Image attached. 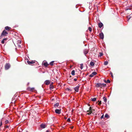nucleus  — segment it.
<instances>
[{"mask_svg":"<svg viewBox=\"0 0 132 132\" xmlns=\"http://www.w3.org/2000/svg\"><path fill=\"white\" fill-rule=\"evenodd\" d=\"M18 45L19 47L20 48L21 47V45L20 44H18Z\"/></svg>","mask_w":132,"mask_h":132,"instance_id":"obj_41","label":"nucleus"},{"mask_svg":"<svg viewBox=\"0 0 132 132\" xmlns=\"http://www.w3.org/2000/svg\"><path fill=\"white\" fill-rule=\"evenodd\" d=\"M105 118H109L110 117L109 116L107 113L105 114Z\"/></svg>","mask_w":132,"mask_h":132,"instance_id":"obj_15","label":"nucleus"},{"mask_svg":"<svg viewBox=\"0 0 132 132\" xmlns=\"http://www.w3.org/2000/svg\"><path fill=\"white\" fill-rule=\"evenodd\" d=\"M99 36L101 39H103L104 38V35L102 32L99 34Z\"/></svg>","mask_w":132,"mask_h":132,"instance_id":"obj_5","label":"nucleus"},{"mask_svg":"<svg viewBox=\"0 0 132 132\" xmlns=\"http://www.w3.org/2000/svg\"><path fill=\"white\" fill-rule=\"evenodd\" d=\"M54 62V61H52L50 63V64L51 65H53V63Z\"/></svg>","mask_w":132,"mask_h":132,"instance_id":"obj_19","label":"nucleus"},{"mask_svg":"<svg viewBox=\"0 0 132 132\" xmlns=\"http://www.w3.org/2000/svg\"><path fill=\"white\" fill-rule=\"evenodd\" d=\"M2 124V121H1L0 123V127H1Z\"/></svg>","mask_w":132,"mask_h":132,"instance_id":"obj_40","label":"nucleus"},{"mask_svg":"<svg viewBox=\"0 0 132 132\" xmlns=\"http://www.w3.org/2000/svg\"><path fill=\"white\" fill-rule=\"evenodd\" d=\"M92 74L94 76L97 74V73L96 72L94 71L93 72Z\"/></svg>","mask_w":132,"mask_h":132,"instance_id":"obj_23","label":"nucleus"},{"mask_svg":"<svg viewBox=\"0 0 132 132\" xmlns=\"http://www.w3.org/2000/svg\"><path fill=\"white\" fill-rule=\"evenodd\" d=\"M8 33L5 30H4L1 34V35L0 36V39L2 37V36H6V35L8 34Z\"/></svg>","mask_w":132,"mask_h":132,"instance_id":"obj_2","label":"nucleus"},{"mask_svg":"<svg viewBox=\"0 0 132 132\" xmlns=\"http://www.w3.org/2000/svg\"><path fill=\"white\" fill-rule=\"evenodd\" d=\"M67 121L69 122H70V118H68V119H67Z\"/></svg>","mask_w":132,"mask_h":132,"instance_id":"obj_38","label":"nucleus"},{"mask_svg":"<svg viewBox=\"0 0 132 132\" xmlns=\"http://www.w3.org/2000/svg\"><path fill=\"white\" fill-rule=\"evenodd\" d=\"M127 18L128 19V21L130 19V16H127Z\"/></svg>","mask_w":132,"mask_h":132,"instance_id":"obj_31","label":"nucleus"},{"mask_svg":"<svg viewBox=\"0 0 132 132\" xmlns=\"http://www.w3.org/2000/svg\"><path fill=\"white\" fill-rule=\"evenodd\" d=\"M27 62L28 64H32L35 63V62H34V61H27Z\"/></svg>","mask_w":132,"mask_h":132,"instance_id":"obj_11","label":"nucleus"},{"mask_svg":"<svg viewBox=\"0 0 132 132\" xmlns=\"http://www.w3.org/2000/svg\"><path fill=\"white\" fill-rule=\"evenodd\" d=\"M21 43V42L20 40H19L18 41L17 44H20Z\"/></svg>","mask_w":132,"mask_h":132,"instance_id":"obj_26","label":"nucleus"},{"mask_svg":"<svg viewBox=\"0 0 132 132\" xmlns=\"http://www.w3.org/2000/svg\"><path fill=\"white\" fill-rule=\"evenodd\" d=\"M103 99L104 102H106L107 101V99L106 98L104 97H103Z\"/></svg>","mask_w":132,"mask_h":132,"instance_id":"obj_18","label":"nucleus"},{"mask_svg":"<svg viewBox=\"0 0 132 132\" xmlns=\"http://www.w3.org/2000/svg\"><path fill=\"white\" fill-rule=\"evenodd\" d=\"M73 128V127H71V129H72Z\"/></svg>","mask_w":132,"mask_h":132,"instance_id":"obj_46","label":"nucleus"},{"mask_svg":"<svg viewBox=\"0 0 132 132\" xmlns=\"http://www.w3.org/2000/svg\"><path fill=\"white\" fill-rule=\"evenodd\" d=\"M19 132H21V131H19Z\"/></svg>","mask_w":132,"mask_h":132,"instance_id":"obj_47","label":"nucleus"},{"mask_svg":"<svg viewBox=\"0 0 132 132\" xmlns=\"http://www.w3.org/2000/svg\"><path fill=\"white\" fill-rule=\"evenodd\" d=\"M54 107L55 108H56V107L58 106V104L57 103H56L54 105Z\"/></svg>","mask_w":132,"mask_h":132,"instance_id":"obj_25","label":"nucleus"},{"mask_svg":"<svg viewBox=\"0 0 132 132\" xmlns=\"http://www.w3.org/2000/svg\"><path fill=\"white\" fill-rule=\"evenodd\" d=\"M94 76H93V75L92 73L89 75V76L91 77H92Z\"/></svg>","mask_w":132,"mask_h":132,"instance_id":"obj_32","label":"nucleus"},{"mask_svg":"<svg viewBox=\"0 0 132 132\" xmlns=\"http://www.w3.org/2000/svg\"><path fill=\"white\" fill-rule=\"evenodd\" d=\"M71 74L72 75H75V71L74 70H73L71 72Z\"/></svg>","mask_w":132,"mask_h":132,"instance_id":"obj_17","label":"nucleus"},{"mask_svg":"<svg viewBox=\"0 0 132 132\" xmlns=\"http://www.w3.org/2000/svg\"><path fill=\"white\" fill-rule=\"evenodd\" d=\"M83 64H80V69H81L82 70L83 68Z\"/></svg>","mask_w":132,"mask_h":132,"instance_id":"obj_27","label":"nucleus"},{"mask_svg":"<svg viewBox=\"0 0 132 132\" xmlns=\"http://www.w3.org/2000/svg\"><path fill=\"white\" fill-rule=\"evenodd\" d=\"M100 56H102L103 55V54L102 53H100Z\"/></svg>","mask_w":132,"mask_h":132,"instance_id":"obj_37","label":"nucleus"},{"mask_svg":"<svg viewBox=\"0 0 132 132\" xmlns=\"http://www.w3.org/2000/svg\"><path fill=\"white\" fill-rule=\"evenodd\" d=\"M10 67V65L9 64L6 63L5 65V69L7 70L9 69Z\"/></svg>","mask_w":132,"mask_h":132,"instance_id":"obj_4","label":"nucleus"},{"mask_svg":"<svg viewBox=\"0 0 132 132\" xmlns=\"http://www.w3.org/2000/svg\"><path fill=\"white\" fill-rule=\"evenodd\" d=\"M98 26L100 28H101L103 26V24L101 22H100L98 24Z\"/></svg>","mask_w":132,"mask_h":132,"instance_id":"obj_10","label":"nucleus"},{"mask_svg":"<svg viewBox=\"0 0 132 132\" xmlns=\"http://www.w3.org/2000/svg\"><path fill=\"white\" fill-rule=\"evenodd\" d=\"M55 112L56 113H58V109H56L55 110Z\"/></svg>","mask_w":132,"mask_h":132,"instance_id":"obj_36","label":"nucleus"},{"mask_svg":"<svg viewBox=\"0 0 132 132\" xmlns=\"http://www.w3.org/2000/svg\"><path fill=\"white\" fill-rule=\"evenodd\" d=\"M79 87V86H77L75 87L74 88L75 91L77 92H78Z\"/></svg>","mask_w":132,"mask_h":132,"instance_id":"obj_8","label":"nucleus"},{"mask_svg":"<svg viewBox=\"0 0 132 132\" xmlns=\"http://www.w3.org/2000/svg\"><path fill=\"white\" fill-rule=\"evenodd\" d=\"M93 109L91 107H90L89 109V110L87 111V112H89L87 113V114L89 115L91 114V113L92 112Z\"/></svg>","mask_w":132,"mask_h":132,"instance_id":"obj_3","label":"nucleus"},{"mask_svg":"<svg viewBox=\"0 0 132 132\" xmlns=\"http://www.w3.org/2000/svg\"><path fill=\"white\" fill-rule=\"evenodd\" d=\"M96 86L97 87H100L101 88H102L103 87H106V84H104L97 83L96 84Z\"/></svg>","mask_w":132,"mask_h":132,"instance_id":"obj_1","label":"nucleus"},{"mask_svg":"<svg viewBox=\"0 0 132 132\" xmlns=\"http://www.w3.org/2000/svg\"><path fill=\"white\" fill-rule=\"evenodd\" d=\"M5 28L6 30H9L10 29H11V28L8 26H6L5 27Z\"/></svg>","mask_w":132,"mask_h":132,"instance_id":"obj_13","label":"nucleus"},{"mask_svg":"<svg viewBox=\"0 0 132 132\" xmlns=\"http://www.w3.org/2000/svg\"><path fill=\"white\" fill-rule=\"evenodd\" d=\"M9 122V121L8 120H7L5 121V123L6 124H7Z\"/></svg>","mask_w":132,"mask_h":132,"instance_id":"obj_33","label":"nucleus"},{"mask_svg":"<svg viewBox=\"0 0 132 132\" xmlns=\"http://www.w3.org/2000/svg\"><path fill=\"white\" fill-rule=\"evenodd\" d=\"M45 125L44 124H42L40 125V127L41 128H45Z\"/></svg>","mask_w":132,"mask_h":132,"instance_id":"obj_12","label":"nucleus"},{"mask_svg":"<svg viewBox=\"0 0 132 132\" xmlns=\"http://www.w3.org/2000/svg\"><path fill=\"white\" fill-rule=\"evenodd\" d=\"M4 40H3V39L2 41H1V43L2 44H4Z\"/></svg>","mask_w":132,"mask_h":132,"instance_id":"obj_34","label":"nucleus"},{"mask_svg":"<svg viewBox=\"0 0 132 132\" xmlns=\"http://www.w3.org/2000/svg\"><path fill=\"white\" fill-rule=\"evenodd\" d=\"M88 29H89V30L90 31H92V28H91L90 27H89V28H88Z\"/></svg>","mask_w":132,"mask_h":132,"instance_id":"obj_30","label":"nucleus"},{"mask_svg":"<svg viewBox=\"0 0 132 132\" xmlns=\"http://www.w3.org/2000/svg\"><path fill=\"white\" fill-rule=\"evenodd\" d=\"M34 88H31L30 91H32L33 90H34Z\"/></svg>","mask_w":132,"mask_h":132,"instance_id":"obj_35","label":"nucleus"},{"mask_svg":"<svg viewBox=\"0 0 132 132\" xmlns=\"http://www.w3.org/2000/svg\"><path fill=\"white\" fill-rule=\"evenodd\" d=\"M53 82L50 85V90H52L54 88V87L53 85Z\"/></svg>","mask_w":132,"mask_h":132,"instance_id":"obj_7","label":"nucleus"},{"mask_svg":"<svg viewBox=\"0 0 132 132\" xmlns=\"http://www.w3.org/2000/svg\"><path fill=\"white\" fill-rule=\"evenodd\" d=\"M108 64V62L107 61H105L104 62V64L105 65H106Z\"/></svg>","mask_w":132,"mask_h":132,"instance_id":"obj_21","label":"nucleus"},{"mask_svg":"<svg viewBox=\"0 0 132 132\" xmlns=\"http://www.w3.org/2000/svg\"><path fill=\"white\" fill-rule=\"evenodd\" d=\"M61 109H58V114H59L61 113Z\"/></svg>","mask_w":132,"mask_h":132,"instance_id":"obj_29","label":"nucleus"},{"mask_svg":"<svg viewBox=\"0 0 132 132\" xmlns=\"http://www.w3.org/2000/svg\"><path fill=\"white\" fill-rule=\"evenodd\" d=\"M88 52V50H87L86 49H84V53L85 55L86 56V54H87V53Z\"/></svg>","mask_w":132,"mask_h":132,"instance_id":"obj_9","label":"nucleus"},{"mask_svg":"<svg viewBox=\"0 0 132 132\" xmlns=\"http://www.w3.org/2000/svg\"><path fill=\"white\" fill-rule=\"evenodd\" d=\"M65 90H66L68 91L69 92L71 91L72 90L71 89H70L69 88H67Z\"/></svg>","mask_w":132,"mask_h":132,"instance_id":"obj_22","label":"nucleus"},{"mask_svg":"<svg viewBox=\"0 0 132 132\" xmlns=\"http://www.w3.org/2000/svg\"><path fill=\"white\" fill-rule=\"evenodd\" d=\"M46 132H50V131L48 130H47L46 131Z\"/></svg>","mask_w":132,"mask_h":132,"instance_id":"obj_45","label":"nucleus"},{"mask_svg":"<svg viewBox=\"0 0 132 132\" xmlns=\"http://www.w3.org/2000/svg\"><path fill=\"white\" fill-rule=\"evenodd\" d=\"M96 98H92V100L93 101H96Z\"/></svg>","mask_w":132,"mask_h":132,"instance_id":"obj_24","label":"nucleus"},{"mask_svg":"<svg viewBox=\"0 0 132 132\" xmlns=\"http://www.w3.org/2000/svg\"><path fill=\"white\" fill-rule=\"evenodd\" d=\"M90 65L93 66L94 65V63L93 62L91 61L90 62Z\"/></svg>","mask_w":132,"mask_h":132,"instance_id":"obj_16","label":"nucleus"},{"mask_svg":"<svg viewBox=\"0 0 132 132\" xmlns=\"http://www.w3.org/2000/svg\"><path fill=\"white\" fill-rule=\"evenodd\" d=\"M43 65L46 67H47L48 65V64L47 62H44L43 64Z\"/></svg>","mask_w":132,"mask_h":132,"instance_id":"obj_14","label":"nucleus"},{"mask_svg":"<svg viewBox=\"0 0 132 132\" xmlns=\"http://www.w3.org/2000/svg\"><path fill=\"white\" fill-rule=\"evenodd\" d=\"M104 81L107 83H110V81L109 79H108L106 81V80H105Z\"/></svg>","mask_w":132,"mask_h":132,"instance_id":"obj_20","label":"nucleus"},{"mask_svg":"<svg viewBox=\"0 0 132 132\" xmlns=\"http://www.w3.org/2000/svg\"><path fill=\"white\" fill-rule=\"evenodd\" d=\"M50 83V81L48 80H46L44 82V83L46 85H48Z\"/></svg>","mask_w":132,"mask_h":132,"instance_id":"obj_6","label":"nucleus"},{"mask_svg":"<svg viewBox=\"0 0 132 132\" xmlns=\"http://www.w3.org/2000/svg\"><path fill=\"white\" fill-rule=\"evenodd\" d=\"M110 74L111 75V76H112V77H113V75L112 73L111 72H110Z\"/></svg>","mask_w":132,"mask_h":132,"instance_id":"obj_42","label":"nucleus"},{"mask_svg":"<svg viewBox=\"0 0 132 132\" xmlns=\"http://www.w3.org/2000/svg\"><path fill=\"white\" fill-rule=\"evenodd\" d=\"M3 40H7L6 38H4L3 39Z\"/></svg>","mask_w":132,"mask_h":132,"instance_id":"obj_44","label":"nucleus"},{"mask_svg":"<svg viewBox=\"0 0 132 132\" xmlns=\"http://www.w3.org/2000/svg\"><path fill=\"white\" fill-rule=\"evenodd\" d=\"M99 102L98 103V104L99 105H100L101 104V101H98Z\"/></svg>","mask_w":132,"mask_h":132,"instance_id":"obj_28","label":"nucleus"},{"mask_svg":"<svg viewBox=\"0 0 132 132\" xmlns=\"http://www.w3.org/2000/svg\"><path fill=\"white\" fill-rule=\"evenodd\" d=\"M104 118V115H102L101 117V118L102 119Z\"/></svg>","mask_w":132,"mask_h":132,"instance_id":"obj_39","label":"nucleus"},{"mask_svg":"<svg viewBox=\"0 0 132 132\" xmlns=\"http://www.w3.org/2000/svg\"><path fill=\"white\" fill-rule=\"evenodd\" d=\"M77 79L76 78H75L74 79V80L75 81H76L77 80Z\"/></svg>","mask_w":132,"mask_h":132,"instance_id":"obj_43","label":"nucleus"}]
</instances>
